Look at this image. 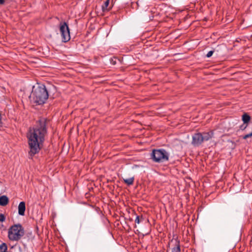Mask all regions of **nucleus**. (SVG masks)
<instances>
[{"label": "nucleus", "instance_id": "nucleus-12", "mask_svg": "<svg viewBox=\"0 0 252 252\" xmlns=\"http://www.w3.org/2000/svg\"><path fill=\"white\" fill-rule=\"evenodd\" d=\"M9 202L8 198L5 195H2L0 197V205L2 206H6Z\"/></svg>", "mask_w": 252, "mask_h": 252}, {"label": "nucleus", "instance_id": "nucleus-7", "mask_svg": "<svg viewBox=\"0 0 252 252\" xmlns=\"http://www.w3.org/2000/svg\"><path fill=\"white\" fill-rule=\"evenodd\" d=\"M203 142L202 136L201 132L195 133L193 135L191 142L192 145L195 147H198L201 145Z\"/></svg>", "mask_w": 252, "mask_h": 252}, {"label": "nucleus", "instance_id": "nucleus-9", "mask_svg": "<svg viewBox=\"0 0 252 252\" xmlns=\"http://www.w3.org/2000/svg\"><path fill=\"white\" fill-rule=\"evenodd\" d=\"M26 210V204L24 201L21 202L18 205V214L20 216H24Z\"/></svg>", "mask_w": 252, "mask_h": 252}, {"label": "nucleus", "instance_id": "nucleus-5", "mask_svg": "<svg viewBox=\"0 0 252 252\" xmlns=\"http://www.w3.org/2000/svg\"><path fill=\"white\" fill-rule=\"evenodd\" d=\"M156 51L154 50L153 46L149 44V42L146 41L143 45V54H144L146 58L149 59L147 61H152L156 58L155 56Z\"/></svg>", "mask_w": 252, "mask_h": 252}, {"label": "nucleus", "instance_id": "nucleus-10", "mask_svg": "<svg viewBox=\"0 0 252 252\" xmlns=\"http://www.w3.org/2000/svg\"><path fill=\"white\" fill-rule=\"evenodd\" d=\"M175 246L172 249L171 252H181L180 241L178 239V237L176 236L175 238Z\"/></svg>", "mask_w": 252, "mask_h": 252}, {"label": "nucleus", "instance_id": "nucleus-17", "mask_svg": "<svg viewBox=\"0 0 252 252\" xmlns=\"http://www.w3.org/2000/svg\"><path fill=\"white\" fill-rule=\"evenodd\" d=\"M251 137H252V132L249 134H246V135L242 136V137L243 139H246L248 138Z\"/></svg>", "mask_w": 252, "mask_h": 252}, {"label": "nucleus", "instance_id": "nucleus-16", "mask_svg": "<svg viewBox=\"0 0 252 252\" xmlns=\"http://www.w3.org/2000/svg\"><path fill=\"white\" fill-rule=\"evenodd\" d=\"M249 126L248 124H245V123H243V124H242L241 126H239V128L240 130H245L247 127H248V126Z\"/></svg>", "mask_w": 252, "mask_h": 252}, {"label": "nucleus", "instance_id": "nucleus-23", "mask_svg": "<svg viewBox=\"0 0 252 252\" xmlns=\"http://www.w3.org/2000/svg\"><path fill=\"white\" fill-rule=\"evenodd\" d=\"M135 231V232H136V231H137V232H138V234H140V231H139V230H138V229H136Z\"/></svg>", "mask_w": 252, "mask_h": 252}, {"label": "nucleus", "instance_id": "nucleus-3", "mask_svg": "<svg viewBox=\"0 0 252 252\" xmlns=\"http://www.w3.org/2000/svg\"><path fill=\"white\" fill-rule=\"evenodd\" d=\"M24 234V228L20 223L11 226L8 230V239L12 241H19Z\"/></svg>", "mask_w": 252, "mask_h": 252}, {"label": "nucleus", "instance_id": "nucleus-21", "mask_svg": "<svg viewBox=\"0 0 252 252\" xmlns=\"http://www.w3.org/2000/svg\"><path fill=\"white\" fill-rule=\"evenodd\" d=\"M135 223H137L138 224H139L140 223V218H139V216H137L136 217V219H135Z\"/></svg>", "mask_w": 252, "mask_h": 252}, {"label": "nucleus", "instance_id": "nucleus-13", "mask_svg": "<svg viewBox=\"0 0 252 252\" xmlns=\"http://www.w3.org/2000/svg\"><path fill=\"white\" fill-rule=\"evenodd\" d=\"M110 3V0H106L104 2L103 4L102 5V10L103 12L104 11H109L111 7H109V5Z\"/></svg>", "mask_w": 252, "mask_h": 252}, {"label": "nucleus", "instance_id": "nucleus-11", "mask_svg": "<svg viewBox=\"0 0 252 252\" xmlns=\"http://www.w3.org/2000/svg\"><path fill=\"white\" fill-rule=\"evenodd\" d=\"M251 120L250 115L246 112H244L242 116V121L245 124H249Z\"/></svg>", "mask_w": 252, "mask_h": 252}, {"label": "nucleus", "instance_id": "nucleus-19", "mask_svg": "<svg viewBox=\"0 0 252 252\" xmlns=\"http://www.w3.org/2000/svg\"><path fill=\"white\" fill-rule=\"evenodd\" d=\"M5 220V217L3 214H0V221L3 222Z\"/></svg>", "mask_w": 252, "mask_h": 252}, {"label": "nucleus", "instance_id": "nucleus-8", "mask_svg": "<svg viewBox=\"0 0 252 252\" xmlns=\"http://www.w3.org/2000/svg\"><path fill=\"white\" fill-rule=\"evenodd\" d=\"M201 133L203 141H207L211 139L214 136V130H210L208 132H203Z\"/></svg>", "mask_w": 252, "mask_h": 252}, {"label": "nucleus", "instance_id": "nucleus-14", "mask_svg": "<svg viewBox=\"0 0 252 252\" xmlns=\"http://www.w3.org/2000/svg\"><path fill=\"white\" fill-rule=\"evenodd\" d=\"M151 12H152V10H149V11H148L147 10H146L145 13L144 14V18L145 20H146L147 21H148L149 20H153V18H154L153 16H152L151 17L150 16L149 18H148L147 17L148 15L150 16L149 14L151 13Z\"/></svg>", "mask_w": 252, "mask_h": 252}, {"label": "nucleus", "instance_id": "nucleus-4", "mask_svg": "<svg viewBox=\"0 0 252 252\" xmlns=\"http://www.w3.org/2000/svg\"><path fill=\"white\" fill-rule=\"evenodd\" d=\"M150 157L154 162L161 163L169 160V154L164 149H155L152 150Z\"/></svg>", "mask_w": 252, "mask_h": 252}, {"label": "nucleus", "instance_id": "nucleus-18", "mask_svg": "<svg viewBox=\"0 0 252 252\" xmlns=\"http://www.w3.org/2000/svg\"><path fill=\"white\" fill-rule=\"evenodd\" d=\"M215 52V50H212V51H210L209 52H208V53L206 55V57L207 58H210L211 57L212 55L213 54L214 52Z\"/></svg>", "mask_w": 252, "mask_h": 252}, {"label": "nucleus", "instance_id": "nucleus-22", "mask_svg": "<svg viewBox=\"0 0 252 252\" xmlns=\"http://www.w3.org/2000/svg\"><path fill=\"white\" fill-rule=\"evenodd\" d=\"M5 0H0V4H3Z\"/></svg>", "mask_w": 252, "mask_h": 252}, {"label": "nucleus", "instance_id": "nucleus-25", "mask_svg": "<svg viewBox=\"0 0 252 252\" xmlns=\"http://www.w3.org/2000/svg\"><path fill=\"white\" fill-rule=\"evenodd\" d=\"M166 252H168V250H167Z\"/></svg>", "mask_w": 252, "mask_h": 252}, {"label": "nucleus", "instance_id": "nucleus-1", "mask_svg": "<svg viewBox=\"0 0 252 252\" xmlns=\"http://www.w3.org/2000/svg\"><path fill=\"white\" fill-rule=\"evenodd\" d=\"M47 121L45 118H40L35 127L29 130L27 137L30 148L29 155L31 158L39 152L43 145L47 134Z\"/></svg>", "mask_w": 252, "mask_h": 252}, {"label": "nucleus", "instance_id": "nucleus-2", "mask_svg": "<svg viewBox=\"0 0 252 252\" xmlns=\"http://www.w3.org/2000/svg\"><path fill=\"white\" fill-rule=\"evenodd\" d=\"M49 97L48 92L44 85L33 86L30 96L31 101L36 105L44 104Z\"/></svg>", "mask_w": 252, "mask_h": 252}, {"label": "nucleus", "instance_id": "nucleus-24", "mask_svg": "<svg viewBox=\"0 0 252 252\" xmlns=\"http://www.w3.org/2000/svg\"><path fill=\"white\" fill-rule=\"evenodd\" d=\"M136 4H137V5H138V2H136Z\"/></svg>", "mask_w": 252, "mask_h": 252}, {"label": "nucleus", "instance_id": "nucleus-20", "mask_svg": "<svg viewBox=\"0 0 252 252\" xmlns=\"http://www.w3.org/2000/svg\"><path fill=\"white\" fill-rule=\"evenodd\" d=\"M176 236H177L176 235H175V234H173V238L171 240H170L169 241V243H168L167 248H170V243L173 242L174 240H175V238H176Z\"/></svg>", "mask_w": 252, "mask_h": 252}, {"label": "nucleus", "instance_id": "nucleus-6", "mask_svg": "<svg viewBox=\"0 0 252 252\" xmlns=\"http://www.w3.org/2000/svg\"><path fill=\"white\" fill-rule=\"evenodd\" d=\"M60 32L61 34L62 40L63 42H67L70 39V32L67 23L65 22L60 24Z\"/></svg>", "mask_w": 252, "mask_h": 252}, {"label": "nucleus", "instance_id": "nucleus-15", "mask_svg": "<svg viewBox=\"0 0 252 252\" xmlns=\"http://www.w3.org/2000/svg\"><path fill=\"white\" fill-rule=\"evenodd\" d=\"M133 178H128L124 180V182L128 185H132L133 183Z\"/></svg>", "mask_w": 252, "mask_h": 252}]
</instances>
